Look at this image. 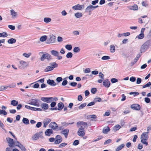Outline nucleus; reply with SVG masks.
<instances>
[{
    "mask_svg": "<svg viewBox=\"0 0 151 151\" xmlns=\"http://www.w3.org/2000/svg\"><path fill=\"white\" fill-rule=\"evenodd\" d=\"M151 44V40H149L145 42L141 46L140 49V52L142 53L147 50L149 48Z\"/></svg>",
    "mask_w": 151,
    "mask_h": 151,
    "instance_id": "obj_1",
    "label": "nucleus"
},
{
    "mask_svg": "<svg viewBox=\"0 0 151 151\" xmlns=\"http://www.w3.org/2000/svg\"><path fill=\"white\" fill-rule=\"evenodd\" d=\"M41 100L43 102L49 103L52 101H57L58 100V99L57 97H42L41 98Z\"/></svg>",
    "mask_w": 151,
    "mask_h": 151,
    "instance_id": "obj_2",
    "label": "nucleus"
},
{
    "mask_svg": "<svg viewBox=\"0 0 151 151\" xmlns=\"http://www.w3.org/2000/svg\"><path fill=\"white\" fill-rule=\"evenodd\" d=\"M44 52H39L40 54H43L40 58L41 61H44L45 59H47L48 61H50L52 59L51 55L48 53L43 54Z\"/></svg>",
    "mask_w": 151,
    "mask_h": 151,
    "instance_id": "obj_3",
    "label": "nucleus"
},
{
    "mask_svg": "<svg viewBox=\"0 0 151 151\" xmlns=\"http://www.w3.org/2000/svg\"><path fill=\"white\" fill-rule=\"evenodd\" d=\"M29 104L36 106L37 107L40 106L39 103L41 102V101L37 99H32L29 101Z\"/></svg>",
    "mask_w": 151,
    "mask_h": 151,
    "instance_id": "obj_4",
    "label": "nucleus"
},
{
    "mask_svg": "<svg viewBox=\"0 0 151 151\" xmlns=\"http://www.w3.org/2000/svg\"><path fill=\"white\" fill-rule=\"evenodd\" d=\"M49 38H48L47 42V44L53 43L55 42L56 40L55 36L53 35H50L49 36Z\"/></svg>",
    "mask_w": 151,
    "mask_h": 151,
    "instance_id": "obj_5",
    "label": "nucleus"
},
{
    "mask_svg": "<svg viewBox=\"0 0 151 151\" xmlns=\"http://www.w3.org/2000/svg\"><path fill=\"white\" fill-rule=\"evenodd\" d=\"M84 5H80L77 4L72 7V9L75 10H81L84 9Z\"/></svg>",
    "mask_w": 151,
    "mask_h": 151,
    "instance_id": "obj_6",
    "label": "nucleus"
},
{
    "mask_svg": "<svg viewBox=\"0 0 151 151\" xmlns=\"http://www.w3.org/2000/svg\"><path fill=\"white\" fill-rule=\"evenodd\" d=\"M6 140L9 144V146L11 147H13V146L15 144V142L13 139L10 138L8 137L6 138Z\"/></svg>",
    "mask_w": 151,
    "mask_h": 151,
    "instance_id": "obj_7",
    "label": "nucleus"
},
{
    "mask_svg": "<svg viewBox=\"0 0 151 151\" xmlns=\"http://www.w3.org/2000/svg\"><path fill=\"white\" fill-rule=\"evenodd\" d=\"M131 108L135 110L139 111L140 109V106L139 105L135 104L132 105L130 106Z\"/></svg>",
    "mask_w": 151,
    "mask_h": 151,
    "instance_id": "obj_8",
    "label": "nucleus"
},
{
    "mask_svg": "<svg viewBox=\"0 0 151 151\" xmlns=\"http://www.w3.org/2000/svg\"><path fill=\"white\" fill-rule=\"evenodd\" d=\"M93 6L92 5H90L88 6L85 9V12H88L89 14L90 15L91 14L92 10H93Z\"/></svg>",
    "mask_w": 151,
    "mask_h": 151,
    "instance_id": "obj_9",
    "label": "nucleus"
},
{
    "mask_svg": "<svg viewBox=\"0 0 151 151\" xmlns=\"http://www.w3.org/2000/svg\"><path fill=\"white\" fill-rule=\"evenodd\" d=\"M148 132H143L141 135L140 139H144L145 140H147L148 139Z\"/></svg>",
    "mask_w": 151,
    "mask_h": 151,
    "instance_id": "obj_10",
    "label": "nucleus"
},
{
    "mask_svg": "<svg viewBox=\"0 0 151 151\" xmlns=\"http://www.w3.org/2000/svg\"><path fill=\"white\" fill-rule=\"evenodd\" d=\"M28 65V63L27 62L22 60L20 61L19 62V67L22 68H24Z\"/></svg>",
    "mask_w": 151,
    "mask_h": 151,
    "instance_id": "obj_11",
    "label": "nucleus"
},
{
    "mask_svg": "<svg viewBox=\"0 0 151 151\" xmlns=\"http://www.w3.org/2000/svg\"><path fill=\"white\" fill-rule=\"evenodd\" d=\"M49 126L50 128H51L53 130L56 129L58 127L57 124L54 122H51L49 124Z\"/></svg>",
    "mask_w": 151,
    "mask_h": 151,
    "instance_id": "obj_12",
    "label": "nucleus"
},
{
    "mask_svg": "<svg viewBox=\"0 0 151 151\" xmlns=\"http://www.w3.org/2000/svg\"><path fill=\"white\" fill-rule=\"evenodd\" d=\"M103 85L106 87L109 88L110 85V82L109 79H106L104 80L103 83Z\"/></svg>",
    "mask_w": 151,
    "mask_h": 151,
    "instance_id": "obj_13",
    "label": "nucleus"
},
{
    "mask_svg": "<svg viewBox=\"0 0 151 151\" xmlns=\"http://www.w3.org/2000/svg\"><path fill=\"white\" fill-rule=\"evenodd\" d=\"M42 132H39L38 134L36 133L32 137L33 139L34 140H36L38 139L40 137L39 135H42Z\"/></svg>",
    "mask_w": 151,
    "mask_h": 151,
    "instance_id": "obj_14",
    "label": "nucleus"
},
{
    "mask_svg": "<svg viewBox=\"0 0 151 151\" xmlns=\"http://www.w3.org/2000/svg\"><path fill=\"white\" fill-rule=\"evenodd\" d=\"M47 83L51 86H55L56 84L53 80L49 79L47 81Z\"/></svg>",
    "mask_w": 151,
    "mask_h": 151,
    "instance_id": "obj_15",
    "label": "nucleus"
},
{
    "mask_svg": "<svg viewBox=\"0 0 151 151\" xmlns=\"http://www.w3.org/2000/svg\"><path fill=\"white\" fill-rule=\"evenodd\" d=\"M53 133V131L51 129H47L45 132V134L46 136H50Z\"/></svg>",
    "mask_w": 151,
    "mask_h": 151,
    "instance_id": "obj_16",
    "label": "nucleus"
},
{
    "mask_svg": "<svg viewBox=\"0 0 151 151\" xmlns=\"http://www.w3.org/2000/svg\"><path fill=\"white\" fill-rule=\"evenodd\" d=\"M51 120L49 118L46 119L43 122V127H46L47 125L51 121Z\"/></svg>",
    "mask_w": 151,
    "mask_h": 151,
    "instance_id": "obj_17",
    "label": "nucleus"
},
{
    "mask_svg": "<svg viewBox=\"0 0 151 151\" xmlns=\"http://www.w3.org/2000/svg\"><path fill=\"white\" fill-rule=\"evenodd\" d=\"M41 107L42 109L47 110L49 108V105L47 103H43L41 104Z\"/></svg>",
    "mask_w": 151,
    "mask_h": 151,
    "instance_id": "obj_18",
    "label": "nucleus"
},
{
    "mask_svg": "<svg viewBox=\"0 0 151 151\" xmlns=\"http://www.w3.org/2000/svg\"><path fill=\"white\" fill-rule=\"evenodd\" d=\"M69 132V130L68 129H65L62 131V132L65 136V138H67Z\"/></svg>",
    "mask_w": 151,
    "mask_h": 151,
    "instance_id": "obj_19",
    "label": "nucleus"
},
{
    "mask_svg": "<svg viewBox=\"0 0 151 151\" xmlns=\"http://www.w3.org/2000/svg\"><path fill=\"white\" fill-rule=\"evenodd\" d=\"M58 108H57V110L61 111L63 108L64 105L63 103L60 102L58 104Z\"/></svg>",
    "mask_w": 151,
    "mask_h": 151,
    "instance_id": "obj_20",
    "label": "nucleus"
},
{
    "mask_svg": "<svg viewBox=\"0 0 151 151\" xmlns=\"http://www.w3.org/2000/svg\"><path fill=\"white\" fill-rule=\"evenodd\" d=\"M78 134L79 136L82 137H83L85 134V130H78Z\"/></svg>",
    "mask_w": 151,
    "mask_h": 151,
    "instance_id": "obj_21",
    "label": "nucleus"
},
{
    "mask_svg": "<svg viewBox=\"0 0 151 151\" xmlns=\"http://www.w3.org/2000/svg\"><path fill=\"white\" fill-rule=\"evenodd\" d=\"M11 14L13 18L15 17L17 15V13L13 9L10 10Z\"/></svg>",
    "mask_w": 151,
    "mask_h": 151,
    "instance_id": "obj_22",
    "label": "nucleus"
},
{
    "mask_svg": "<svg viewBox=\"0 0 151 151\" xmlns=\"http://www.w3.org/2000/svg\"><path fill=\"white\" fill-rule=\"evenodd\" d=\"M23 123L25 124H29V119L26 118H23L22 120Z\"/></svg>",
    "mask_w": 151,
    "mask_h": 151,
    "instance_id": "obj_23",
    "label": "nucleus"
},
{
    "mask_svg": "<svg viewBox=\"0 0 151 151\" xmlns=\"http://www.w3.org/2000/svg\"><path fill=\"white\" fill-rule=\"evenodd\" d=\"M51 53L52 55L55 56H58V55H59V53L58 52L54 50L51 51Z\"/></svg>",
    "mask_w": 151,
    "mask_h": 151,
    "instance_id": "obj_24",
    "label": "nucleus"
},
{
    "mask_svg": "<svg viewBox=\"0 0 151 151\" xmlns=\"http://www.w3.org/2000/svg\"><path fill=\"white\" fill-rule=\"evenodd\" d=\"M129 9L131 10H137L138 9V6L136 4H134L133 6H130Z\"/></svg>",
    "mask_w": 151,
    "mask_h": 151,
    "instance_id": "obj_25",
    "label": "nucleus"
},
{
    "mask_svg": "<svg viewBox=\"0 0 151 151\" xmlns=\"http://www.w3.org/2000/svg\"><path fill=\"white\" fill-rule=\"evenodd\" d=\"M142 53L140 52L137 55L136 58L134 59V63H136L139 60L140 57L142 55Z\"/></svg>",
    "mask_w": 151,
    "mask_h": 151,
    "instance_id": "obj_26",
    "label": "nucleus"
},
{
    "mask_svg": "<svg viewBox=\"0 0 151 151\" xmlns=\"http://www.w3.org/2000/svg\"><path fill=\"white\" fill-rule=\"evenodd\" d=\"M16 40L13 38H11L8 40V42L10 44H13L16 42Z\"/></svg>",
    "mask_w": 151,
    "mask_h": 151,
    "instance_id": "obj_27",
    "label": "nucleus"
},
{
    "mask_svg": "<svg viewBox=\"0 0 151 151\" xmlns=\"http://www.w3.org/2000/svg\"><path fill=\"white\" fill-rule=\"evenodd\" d=\"M110 130V129L109 127H104L103 129L102 132L103 133L106 134Z\"/></svg>",
    "mask_w": 151,
    "mask_h": 151,
    "instance_id": "obj_28",
    "label": "nucleus"
},
{
    "mask_svg": "<svg viewBox=\"0 0 151 151\" xmlns=\"http://www.w3.org/2000/svg\"><path fill=\"white\" fill-rule=\"evenodd\" d=\"M18 104V101L15 100H13L11 101V104L12 105L14 106H17Z\"/></svg>",
    "mask_w": 151,
    "mask_h": 151,
    "instance_id": "obj_29",
    "label": "nucleus"
},
{
    "mask_svg": "<svg viewBox=\"0 0 151 151\" xmlns=\"http://www.w3.org/2000/svg\"><path fill=\"white\" fill-rule=\"evenodd\" d=\"M50 65L51 67L53 68L52 69L53 70L54 68H57L58 66V64L56 63L55 62H53L50 63Z\"/></svg>",
    "mask_w": 151,
    "mask_h": 151,
    "instance_id": "obj_30",
    "label": "nucleus"
},
{
    "mask_svg": "<svg viewBox=\"0 0 151 151\" xmlns=\"http://www.w3.org/2000/svg\"><path fill=\"white\" fill-rule=\"evenodd\" d=\"M125 145L124 144H122L121 145L118 146L115 149L116 151H119L121 150L124 146Z\"/></svg>",
    "mask_w": 151,
    "mask_h": 151,
    "instance_id": "obj_31",
    "label": "nucleus"
},
{
    "mask_svg": "<svg viewBox=\"0 0 151 151\" xmlns=\"http://www.w3.org/2000/svg\"><path fill=\"white\" fill-rule=\"evenodd\" d=\"M77 125H81L82 126H85L84 128H85L86 127H87V123L86 122H78L77 123Z\"/></svg>",
    "mask_w": 151,
    "mask_h": 151,
    "instance_id": "obj_32",
    "label": "nucleus"
},
{
    "mask_svg": "<svg viewBox=\"0 0 151 151\" xmlns=\"http://www.w3.org/2000/svg\"><path fill=\"white\" fill-rule=\"evenodd\" d=\"M121 128V126L118 124L115 125L113 128V130L114 132H116V131L119 129Z\"/></svg>",
    "mask_w": 151,
    "mask_h": 151,
    "instance_id": "obj_33",
    "label": "nucleus"
},
{
    "mask_svg": "<svg viewBox=\"0 0 151 151\" xmlns=\"http://www.w3.org/2000/svg\"><path fill=\"white\" fill-rule=\"evenodd\" d=\"M53 68L51 67V66H48L46 68L44 69V71L45 72H47L49 71L53 70Z\"/></svg>",
    "mask_w": 151,
    "mask_h": 151,
    "instance_id": "obj_34",
    "label": "nucleus"
},
{
    "mask_svg": "<svg viewBox=\"0 0 151 151\" xmlns=\"http://www.w3.org/2000/svg\"><path fill=\"white\" fill-rule=\"evenodd\" d=\"M17 147H19L22 150V151H26L27 150L25 147L22 145H20V146L19 145H17Z\"/></svg>",
    "mask_w": 151,
    "mask_h": 151,
    "instance_id": "obj_35",
    "label": "nucleus"
},
{
    "mask_svg": "<svg viewBox=\"0 0 151 151\" xmlns=\"http://www.w3.org/2000/svg\"><path fill=\"white\" fill-rule=\"evenodd\" d=\"M110 51L112 53H114L115 51V47L114 45H111L110 46Z\"/></svg>",
    "mask_w": 151,
    "mask_h": 151,
    "instance_id": "obj_36",
    "label": "nucleus"
},
{
    "mask_svg": "<svg viewBox=\"0 0 151 151\" xmlns=\"http://www.w3.org/2000/svg\"><path fill=\"white\" fill-rule=\"evenodd\" d=\"M47 39V36L46 35L42 36L40 39V40L41 42H44Z\"/></svg>",
    "mask_w": 151,
    "mask_h": 151,
    "instance_id": "obj_37",
    "label": "nucleus"
},
{
    "mask_svg": "<svg viewBox=\"0 0 151 151\" xmlns=\"http://www.w3.org/2000/svg\"><path fill=\"white\" fill-rule=\"evenodd\" d=\"M0 127L5 132H6V130L4 128V125L1 120L0 121Z\"/></svg>",
    "mask_w": 151,
    "mask_h": 151,
    "instance_id": "obj_38",
    "label": "nucleus"
},
{
    "mask_svg": "<svg viewBox=\"0 0 151 151\" xmlns=\"http://www.w3.org/2000/svg\"><path fill=\"white\" fill-rule=\"evenodd\" d=\"M82 14L81 13L77 12L75 14V16L77 18H79L82 16Z\"/></svg>",
    "mask_w": 151,
    "mask_h": 151,
    "instance_id": "obj_39",
    "label": "nucleus"
},
{
    "mask_svg": "<svg viewBox=\"0 0 151 151\" xmlns=\"http://www.w3.org/2000/svg\"><path fill=\"white\" fill-rule=\"evenodd\" d=\"M65 48L68 50H72V46L71 45L68 44L65 46Z\"/></svg>",
    "mask_w": 151,
    "mask_h": 151,
    "instance_id": "obj_40",
    "label": "nucleus"
},
{
    "mask_svg": "<svg viewBox=\"0 0 151 151\" xmlns=\"http://www.w3.org/2000/svg\"><path fill=\"white\" fill-rule=\"evenodd\" d=\"M44 21L45 22L48 23L51 22V19L49 17H45L44 19Z\"/></svg>",
    "mask_w": 151,
    "mask_h": 151,
    "instance_id": "obj_41",
    "label": "nucleus"
},
{
    "mask_svg": "<svg viewBox=\"0 0 151 151\" xmlns=\"http://www.w3.org/2000/svg\"><path fill=\"white\" fill-rule=\"evenodd\" d=\"M80 50V48L78 47H75L73 49V51L75 52H78Z\"/></svg>",
    "mask_w": 151,
    "mask_h": 151,
    "instance_id": "obj_42",
    "label": "nucleus"
},
{
    "mask_svg": "<svg viewBox=\"0 0 151 151\" xmlns=\"http://www.w3.org/2000/svg\"><path fill=\"white\" fill-rule=\"evenodd\" d=\"M87 117L88 118H91L95 119L96 118V115L93 114L88 115Z\"/></svg>",
    "mask_w": 151,
    "mask_h": 151,
    "instance_id": "obj_43",
    "label": "nucleus"
},
{
    "mask_svg": "<svg viewBox=\"0 0 151 151\" xmlns=\"http://www.w3.org/2000/svg\"><path fill=\"white\" fill-rule=\"evenodd\" d=\"M73 54L71 52H68L66 55V57L67 58H71L73 56Z\"/></svg>",
    "mask_w": 151,
    "mask_h": 151,
    "instance_id": "obj_44",
    "label": "nucleus"
},
{
    "mask_svg": "<svg viewBox=\"0 0 151 151\" xmlns=\"http://www.w3.org/2000/svg\"><path fill=\"white\" fill-rule=\"evenodd\" d=\"M86 105V103H84L82 104H81L78 107V108L79 109H83V108H84V107H85Z\"/></svg>",
    "mask_w": 151,
    "mask_h": 151,
    "instance_id": "obj_45",
    "label": "nucleus"
},
{
    "mask_svg": "<svg viewBox=\"0 0 151 151\" xmlns=\"http://www.w3.org/2000/svg\"><path fill=\"white\" fill-rule=\"evenodd\" d=\"M110 59L109 56H104L101 58V59L103 60H106Z\"/></svg>",
    "mask_w": 151,
    "mask_h": 151,
    "instance_id": "obj_46",
    "label": "nucleus"
},
{
    "mask_svg": "<svg viewBox=\"0 0 151 151\" xmlns=\"http://www.w3.org/2000/svg\"><path fill=\"white\" fill-rule=\"evenodd\" d=\"M141 142L143 144L145 145L146 146L148 145V142H147V140H145L144 139H141Z\"/></svg>",
    "mask_w": 151,
    "mask_h": 151,
    "instance_id": "obj_47",
    "label": "nucleus"
},
{
    "mask_svg": "<svg viewBox=\"0 0 151 151\" xmlns=\"http://www.w3.org/2000/svg\"><path fill=\"white\" fill-rule=\"evenodd\" d=\"M16 86V83H12L11 84L9 85L8 87L10 88H14Z\"/></svg>",
    "mask_w": 151,
    "mask_h": 151,
    "instance_id": "obj_48",
    "label": "nucleus"
},
{
    "mask_svg": "<svg viewBox=\"0 0 151 151\" xmlns=\"http://www.w3.org/2000/svg\"><path fill=\"white\" fill-rule=\"evenodd\" d=\"M7 114V112L5 110H1L0 109V115L3 114L4 115H6Z\"/></svg>",
    "mask_w": 151,
    "mask_h": 151,
    "instance_id": "obj_49",
    "label": "nucleus"
},
{
    "mask_svg": "<svg viewBox=\"0 0 151 151\" xmlns=\"http://www.w3.org/2000/svg\"><path fill=\"white\" fill-rule=\"evenodd\" d=\"M55 139L56 140H55V142H54V143L55 144H59L60 143H61L62 141V140H61L60 139Z\"/></svg>",
    "mask_w": 151,
    "mask_h": 151,
    "instance_id": "obj_50",
    "label": "nucleus"
},
{
    "mask_svg": "<svg viewBox=\"0 0 151 151\" xmlns=\"http://www.w3.org/2000/svg\"><path fill=\"white\" fill-rule=\"evenodd\" d=\"M74 122H72L71 123H66L65 122H62L61 124L62 125L64 126H65V127H66L68 126V124H72L74 123Z\"/></svg>",
    "mask_w": 151,
    "mask_h": 151,
    "instance_id": "obj_51",
    "label": "nucleus"
},
{
    "mask_svg": "<svg viewBox=\"0 0 151 151\" xmlns=\"http://www.w3.org/2000/svg\"><path fill=\"white\" fill-rule=\"evenodd\" d=\"M50 104V106L51 107H54L56 104V103L55 101H52L51 102Z\"/></svg>",
    "mask_w": 151,
    "mask_h": 151,
    "instance_id": "obj_52",
    "label": "nucleus"
},
{
    "mask_svg": "<svg viewBox=\"0 0 151 151\" xmlns=\"http://www.w3.org/2000/svg\"><path fill=\"white\" fill-rule=\"evenodd\" d=\"M67 145V144L66 143H62L59 145V147L60 148H62L65 146L66 145Z\"/></svg>",
    "mask_w": 151,
    "mask_h": 151,
    "instance_id": "obj_53",
    "label": "nucleus"
},
{
    "mask_svg": "<svg viewBox=\"0 0 151 151\" xmlns=\"http://www.w3.org/2000/svg\"><path fill=\"white\" fill-rule=\"evenodd\" d=\"M151 85V83L150 82H149L147 84L143 86H142V88H144L147 87H149Z\"/></svg>",
    "mask_w": 151,
    "mask_h": 151,
    "instance_id": "obj_54",
    "label": "nucleus"
},
{
    "mask_svg": "<svg viewBox=\"0 0 151 151\" xmlns=\"http://www.w3.org/2000/svg\"><path fill=\"white\" fill-rule=\"evenodd\" d=\"M101 101V99L100 98L98 97L95 98L94 99V102H100Z\"/></svg>",
    "mask_w": 151,
    "mask_h": 151,
    "instance_id": "obj_55",
    "label": "nucleus"
},
{
    "mask_svg": "<svg viewBox=\"0 0 151 151\" xmlns=\"http://www.w3.org/2000/svg\"><path fill=\"white\" fill-rule=\"evenodd\" d=\"M144 37V34H142L140 33L139 34V35L137 36V37L139 39H143Z\"/></svg>",
    "mask_w": 151,
    "mask_h": 151,
    "instance_id": "obj_56",
    "label": "nucleus"
},
{
    "mask_svg": "<svg viewBox=\"0 0 151 151\" xmlns=\"http://www.w3.org/2000/svg\"><path fill=\"white\" fill-rule=\"evenodd\" d=\"M99 78L103 79H104V75L101 72H100L99 73Z\"/></svg>",
    "mask_w": 151,
    "mask_h": 151,
    "instance_id": "obj_57",
    "label": "nucleus"
},
{
    "mask_svg": "<svg viewBox=\"0 0 151 151\" xmlns=\"http://www.w3.org/2000/svg\"><path fill=\"white\" fill-rule=\"evenodd\" d=\"M56 80L58 83H60L63 80V78L61 77H58L56 78Z\"/></svg>",
    "mask_w": 151,
    "mask_h": 151,
    "instance_id": "obj_58",
    "label": "nucleus"
},
{
    "mask_svg": "<svg viewBox=\"0 0 151 151\" xmlns=\"http://www.w3.org/2000/svg\"><path fill=\"white\" fill-rule=\"evenodd\" d=\"M77 85V83L74 82H72L69 84V85L73 87L76 86Z\"/></svg>",
    "mask_w": 151,
    "mask_h": 151,
    "instance_id": "obj_59",
    "label": "nucleus"
},
{
    "mask_svg": "<svg viewBox=\"0 0 151 151\" xmlns=\"http://www.w3.org/2000/svg\"><path fill=\"white\" fill-rule=\"evenodd\" d=\"M145 101L147 103H148L150 102V99L148 97H145Z\"/></svg>",
    "mask_w": 151,
    "mask_h": 151,
    "instance_id": "obj_60",
    "label": "nucleus"
},
{
    "mask_svg": "<svg viewBox=\"0 0 151 151\" xmlns=\"http://www.w3.org/2000/svg\"><path fill=\"white\" fill-rule=\"evenodd\" d=\"M79 144V141L78 140H76L74 141L73 143V145L75 146H76L78 145Z\"/></svg>",
    "mask_w": 151,
    "mask_h": 151,
    "instance_id": "obj_61",
    "label": "nucleus"
},
{
    "mask_svg": "<svg viewBox=\"0 0 151 151\" xmlns=\"http://www.w3.org/2000/svg\"><path fill=\"white\" fill-rule=\"evenodd\" d=\"M111 81L112 83H114L118 82V80L115 78H112L111 79Z\"/></svg>",
    "mask_w": 151,
    "mask_h": 151,
    "instance_id": "obj_62",
    "label": "nucleus"
},
{
    "mask_svg": "<svg viewBox=\"0 0 151 151\" xmlns=\"http://www.w3.org/2000/svg\"><path fill=\"white\" fill-rule=\"evenodd\" d=\"M97 90L96 88H93L91 89V92L93 94H95Z\"/></svg>",
    "mask_w": 151,
    "mask_h": 151,
    "instance_id": "obj_63",
    "label": "nucleus"
},
{
    "mask_svg": "<svg viewBox=\"0 0 151 151\" xmlns=\"http://www.w3.org/2000/svg\"><path fill=\"white\" fill-rule=\"evenodd\" d=\"M129 80L132 82H134L136 80V78L134 77H131L129 79Z\"/></svg>",
    "mask_w": 151,
    "mask_h": 151,
    "instance_id": "obj_64",
    "label": "nucleus"
}]
</instances>
